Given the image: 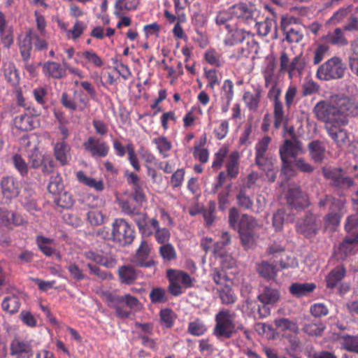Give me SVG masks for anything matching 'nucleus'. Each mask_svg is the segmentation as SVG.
I'll use <instances>...</instances> for the list:
<instances>
[{"instance_id": "nucleus-44", "label": "nucleus", "mask_w": 358, "mask_h": 358, "mask_svg": "<svg viewBox=\"0 0 358 358\" xmlns=\"http://www.w3.org/2000/svg\"><path fill=\"white\" fill-rule=\"evenodd\" d=\"M152 226L155 229L153 235L156 241L161 245L167 243L171 238L169 230L165 227H160L159 223H157L156 222H153Z\"/></svg>"}, {"instance_id": "nucleus-31", "label": "nucleus", "mask_w": 358, "mask_h": 358, "mask_svg": "<svg viewBox=\"0 0 358 358\" xmlns=\"http://www.w3.org/2000/svg\"><path fill=\"white\" fill-rule=\"evenodd\" d=\"M286 243L283 238H278L270 243L266 249V254L271 256L272 259H278L283 255L285 250Z\"/></svg>"}, {"instance_id": "nucleus-46", "label": "nucleus", "mask_w": 358, "mask_h": 358, "mask_svg": "<svg viewBox=\"0 0 358 358\" xmlns=\"http://www.w3.org/2000/svg\"><path fill=\"white\" fill-rule=\"evenodd\" d=\"M233 17H234V14H232V6L230 7L227 10H222L220 11L216 18L215 22L217 25H224V28L229 31H231V26L228 23Z\"/></svg>"}, {"instance_id": "nucleus-42", "label": "nucleus", "mask_w": 358, "mask_h": 358, "mask_svg": "<svg viewBox=\"0 0 358 358\" xmlns=\"http://www.w3.org/2000/svg\"><path fill=\"white\" fill-rule=\"evenodd\" d=\"M340 340L343 348L358 354V336L345 334L341 336Z\"/></svg>"}, {"instance_id": "nucleus-64", "label": "nucleus", "mask_w": 358, "mask_h": 358, "mask_svg": "<svg viewBox=\"0 0 358 358\" xmlns=\"http://www.w3.org/2000/svg\"><path fill=\"white\" fill-rule=\"evenodd\" d=\"M252 132V122H248L245 124L244 127V130L239 137L238 144L240 146L247 147L251 144L252 142L250 140V136Z\"/></svg>"}, {"instance_id": "nucleus-11", "label": "nucleus", "mask_w": 358, "mask_h": 358, "mask_svg": "<svg viewBox=\"0 0 358 358\" xmlns=\"http://www.w3.org/2000/svg\"><path fill=\"white\" fill-rule=\"evenodd\" d=\"M267 93L268 99L273 103V117L274 127L279 129L282 125L286 126L287 123V117L285 115L284 106L280 100L281 95V87L279 85L268 87Z\"/></svg>"}, {"instance_id": "nucleus-56", "label": "nucleus", "mask_w": 358, "mask_h": 358, "mask_svg": "<svg viewBox=\"0 0 358 358\" xmlns=\"http://www.w3.org/2000/svg\"><path fill=\"white\" fill-rule=\"evenodd\" d=\"M216 203L214 201H210L207 207L202 210L203 217L208 226H210L215 218Z\"/></svg>"}, {"instance_id": "nucleus-7", "label": "nucleus", "mask_w": 358, "mask_h": 358, "mask_svg": "<svg viewBox=\"0 0 358 358\" xmlns=\"http://www.w3.org/2000/svg\"><path fill=\"white\" fill-rule=\"evenodd\" d=\"M106 299L108 306L115 309L116 315L120 319L128 318L131 314V310L140 305L138 299L131 294L120 296L108 294Z\"/></svg>"}, {"instance_id": "nucleus-12", "label": "nucleus", "mask_w": 358, "mask_h": 358, "mask_svg": "<svg viewBox=\"0 0 358 358\" xmlns=\"http://www.w3.org/2000/svg\"><path fill=\"white\" fill-rule=\"evenodd\" d=\"M114 242L122 246L129 245L135 238V231L125 220L119 218L112 224Z\"/></svg>"}, {"instance_id": "nucleus-45", "label": "nucleus", "mask_w": 358, "mask_h": 358, "mask_svg": "<svg viewBox=\"0 0 358 358\" xmlns=\"http://www.w3.org/2000/svg\"><path fill=\"white\" fill-rule=\"evenodd\" d=\"M64 187L63 180L59 174L53 175L50 177L48 185L50 193L52 194H59L63 191Z\"/></svg>"}, {"instance_id": "nucleus-1", "label": "nucleus", "mask_w": 358, "mask_h": 358, "mask_svg": "<svg viewBox=\"0 0 358 358\" xmlns=\"http://www.w3.org/2000/svg\"><path fill=\"white\" fill-rule=\"evenodd\" d=\"M228 218L230 227L238 231L243 247L245 250L252 248L257 238L255 229L258 227L257 220L248 214L241 215L235 207L229 209Z\"/></svg>"}, {"instance_id": "nucleus-30", "label": "nucleus", "mask_w": 358, "mask_h": 358, "mask_svg": "<svg viewBox=\"0 0 358 358\" xmlns=\"http://www.w3.org/2000/svg\"><path fill=\"white\" fill-rule=\"evenodd\" d=\"M258 273L267 280H273L275 278L280 268L277 266L269 263L267 261H262L257 266Z\"/></svg>"}, {"instance_id": "nucleus-54", "label": "nucleus", "mask_w": 358, "mask_h": 358, "mask_svg": "<svg viewBox=\"0 0 358 358\" xmlns=\"http://www.w3.org/2000/svg\"><path fill=\"white\" fill-rule=\"evenodd\" d=\"M1 306L3 310L10 313H15L18 311L20 303L17 297L8 296L3 300Z\"/></svg>"}, {"instance_id": "nucleus-40", "label": "nucleus", "mask_w": 358, "mask_h": 358, "mask_svg": "<svg viewBox=\"0 0 358 358\" xmlns=\"http://www.w3.org/2000/svg\"><path fill=\"white\" fill-rule=\"evenodd\" d=\"M248 192L241 188L236 196L237 204L244 210H250L253 206V201Z\"/></svg>"}, {"instance_id": "nucleus-61", "label": "nucleus", "mask_w": 358, "mask_h": 358, "mask_svg": "<svg viewBox=\"0 0 358 358\" xmlns=\"http://www.w3.org/2000/svg\"><path fill=\"white\" fill-rule=\"evenodd\" d=\"M83 57L90 64L96 67H101L103 65V59L94 51L86 50L82 52Z\"/></svg>"}, {"instance_id": "nucleus-8", "label": "nucleus", "mask_w": 358, "mask_h": 358, "mask_svg": "<svg viewBox=\"0 0 358 358\" xmlns=\"http://www.w3.org/2000/svg\"><path fill=\"white\" fill-rule=\"evenodd\" d=\"M318 205L320 208L329 209L328 214L324 217L327 225H338L345 213L344 200L336 199L330 195H325L321 198Z\"/></svg>"}, {"instance_id": "nucleus-14", "label": "nucleus", "mask_w": 358, "mask_h": 358, "mask_svg": "<svg viewBox=\"0 0 358 358\" xmlns=\"http://www.w3.org/2000/svg\"><path fill=\"white\" fill-rule=\"evenodd\" d=\"M325 178L331 181V185L338 189H348L354 185L352 178L344 174L341 169L328 168L323 169Z\"/></svg>"}, {"instance_id": "nucleus-6", "label": "nucleus", "mask_w": 358, "mask_h": 358, "mask_svg": "<svg viewBox=\"0 0 358 358\" xmlns=\"http://www.w3.org/2000/svg\"><path fill=\"white\" fill-rule=\"evenodd\" d=\"M280 298V294L277 289L262 285L259 294L257 296L258 300L262 305L255 303L252 306V308L257 309V312H254V318L255 320H260L268 316L271 313V309L268 306L276 303Z\"/></svg>"}, {"instance_id": "nucleus-22", "label": "nucleus", "mask_w": 358, "mask_h": 358, "mask_svg": "<svg viewBox=\"0 0 358 358\" xmlns=\"http://www.w3.org/2000/svg\"><path fill=\"white\" fill-rule=\"evenodd\" d=\"M287 204L292 208L301 209L308 206V196L299 187L290 188L287 194Z\"/></svg>"}, {"instance_id": "nucleus-43", "label": "nucleus", "mask_w": 358, "mask_h": 358, "mask_svg": "<svg viewBox=\"0 0 358 358\" xmlns=\"http://www.w3.org/2000/svg\"><path fill=\"white\" fill-rule=\"evenodd\" d=\"M152 141L156 145L159 154L162 155L164 158H166L169 156V152L172 148V144L167 138L165 136H159L154 138Z\"/></svg>"}, {"instance_id": "nucleus-57", "label": "nucleus", "mask_w": 358, "mask_h": 358, "mask_svg": "<svg viewBox=\"0 0 358 358\" xmlns=\"http://www.w3.org/2000/svg\"><path fill=\"white\" fill-rule=\"evenodd\" d=\"M324 329L325 325L321 322L306 324L303 327V331L306 334L315 336H321Z\"/></svg>"}, {"instance_id": "nucleus-50", "label": "nucleus", "mask_w": 358, "mask_h": 358, "mask_svg": "<svg viewBox=\"0 0 358 358\" xmlns=\"http://www.w3.org/2000/svg\"><path fill=\"white\" fill-rule=\"evenodd\" d=\"M87 29V24L85 22L76 20L72 29L66 31V35L73 40H78Z\"/></svg>"}, {"instance_id": "nucleus-47", "label": "nucleus", "mask_w": 358, "mask_h": 358, "mask_svg": "<svg viewBox=\"0 0 358 358\" xmlns=\"http://www.w3.org/2000/svg\"><path fill=\"white\" fill-rule=\"evenodd\" d=\"M16 128L22 131H29L34 128L31 117L27 114H22L16 116L14 120Z\"/></svg>"}, {"instance_id": "nucleus-37", "label": "nucleus", "mask_w": 358, "mask_h": 358, "mask_svg": "<svg viewBox=\"0 0 358 358\" xmlns=\"http://www.w3.org/2000/svg\"><path fill=\"white\" fill-rule=\"evenodd\" d=\"M55 156L62 165H65L68 163L69 159V147L64 142H57L55 147Z\"/></svg>"}, {"instance_id": "nucleus-23", "label": "nucleus", "mask_w": 358, "mask_h": 358, "mask_svg": "<svg viewBox=\"0 0 358 358\" xmlns=\"http://www.w3.org/2000/svg\"><path fill=\"white\" fill-rule=\"evenodd\" d=\"M0 41L6 48H9L14 42L13 28L6 19V15L1 11H0Z\"/></svg>"}, {"instance_id": "nucleus-9", "label": "nucleus", "mask_w": 358, "mask_h": 358, "mask_svg": "<svg viewBox=\"0 0 358 358\" xmlns=\"http://www.w3.org/2000/svg\"><path fill=\"white\" fill-rule=\"evenodd\" d=\"M346 66L338 57H333L320 65L316 77L321 80H338L343 78Z\"/></svg>"}, {"instance_id": "nucleus-13", "label": "nucleus", "mask_w": 358, "mask_h": 358, "mask_svg": "<svg viewBox=\"0 0 358 358\" xmlns=\"http://www.w3.org/2000/svg\"><path fill=\"white\" fill-rule=\"evenodd\" d=\"M152 248L147 241L142 240L140 245L131 257V263L142 268H151L156 265V262L150 257Z\"/></svg>"}, {"instance_id": "nucleus-27", "label": "nucleus", "mask_w": 358, "mask_h": 358, "mask_svg": "<svg viewBox=\"0 0 358 358\" xmlns=\"http://www.w3.org/2000/svg\"><path fill=\"white\" fill-rule=\"evenodd\" d=\"M281 28L286 35V40L289 43H299L303 38V34L299 29L292 27L289 19L282 17L281 20Z\"/></svg>"}, {"instance_id": "nucleus-2", "label": "nucleus", "mask_w": 358, "mask_h": 358, "mask_svg": "<svg viewBox=\"0 0 358 358\" xmlns=\"http://www.w3.org/2000/svg\"><path fill=\"white\" fill-rule=\"evenodd\" d=\"M236 313L227 308L220 309L215 315V326L213 335L220 341L230 339L238 331H244L245 328L242 324L236 326Z\"/></svg>"}, {"instance_id": "nucleus-52", "label": "nucleus", "mask_w": 358, "mask_h": 358, "mask_svg": "<svg viewBox=\"0 0 358 358\" xmlns=\"http://www.w3.org/2000/svg\"><path fill=\"white\" fill-rule=\"evenodd\" d=\"M3 74L5 78L11 85H15L19 83V74L13 64L9 63L4 66Z\"/></svg>"}, {"instance_id": "nucleus-4", "label": "nucleus", "mask_w": 358, "mask_h": 358, "mask_svg": "<svg viewBox=\"0 0 358 358\" xmlns=\"http://www.w3.org/2000/svg\"><path fill=\"white\" fill-rule=\"evenodd\" d=\"M315 117L324 122V127L331 124H347L348 120L345 117L338 106L331 105L327 101H320L313 109Z\"/></svg>"}, {"instance_id": "nucleus-33", "label": "nucleus", "mask_w": 358, "mask_h": 358, "mask_svg": "<svg viewBox=\"0 0 358 358\" xmlns=\"http://www.w3.org/2000/svg\"><path fill=\"white\" fill-rule=\"evenodd\" d=\"M262 90L257 87L255 90V92L252 93L246 92L244 93L243 99L250 110H257L259 107Z\"/></svg>"}, {"instance_id": "nucleus-24", "label": "nucleus", "mask_w": 358, "mask_h": 358, "mask_svg": "<svg viewBox=\"0 0 358 358\" xmlns=\"http://www.w3.org/2000/svg\"><path fill=\"white\" fill-rule=\"evenodd\" d=\"M346 268L341 264L334 268L325 277L326 287L327 289L336 288L346 275Z\"/></svg>"}, {"instance_id": "nucleus-38", "label": "nucleus", "mask_w": 358, "mask_h": 358, "mask_svg": "<svg viewBox=\"0 0 358 358\" xmlns=\"http://www.w3.org/2000/svg\"><path fill=\"white\" fill-rule=\"evenodd\" d=\"M217 290L222 304L231 305L236 302V296L229 285L217 287Z\"/></svg>"}, {"instance_id": "nucleus-26", "label": "nucleus", "mask_w": 358, "mask_h": 358, "mask_svg": "<svg viewBox=\"0 0 358 358\" xmlns=\"http://www.w3.org/2000/svg\"><path fill=\"white\" fill-rule=\"evenodd\" d=\"M345 125L334 124L324 128L331 139L339 146L345 144L348 141V136L346 131L340 128Z\"/></svg>"}, {"instance_id": "nucleus-28", "label": "nucleus", "mask_w": 358, "mask_h": 358, "mask_svg": "<svg viewBox=\"0 0 358 358\" xmlns=\"http://www.w3.org/2000/svg\"><path fill=\"white\" fill-rule=\"evenodd\" d=\"M316 288L313 282L292 283L289 287L290 293L296 297H302L312 293Z\"/></svg>"}, {"instance_id": "nucleus-36", "label": "nucleus", "mask_w": 358, "mask_h": 358, "mask_svg": "<svg viewBox=\"0 0 358 358\" xmlns=\"http://www.w3.org/2000/svg\"><path fill=\"white\" fill-rule=\"evenodd\" d=\"M308 150L310 155L315 162H321L324 157L325 148L320 141H313L309 143Z\"/></svg>"}, {"instance_id": "nucleus-48", "label": "nucleus", "mask_w": 358, "mask_h": 358, "mask_svg": "<svg viewBox=\"0 0 358 358\" xmlns=\"http://www.w3.org/2000/svg\"><path fill=\"white\" fill-rule=\"evenodd\" d=\"M327 41L335 45L342 46L348 44V41L340 28H336L333 32L329 33L327 36Z\"/></svg>"}, {"instance_id": "nucleus-15", "label": "nucleus", "mask_w": 358, "mask_h": 358, "mask_svg": "<svg viewBox=\"0 0 358 358\" xmlns=\"http://www.w3.org/2000/svg\"><path fill=\"white\" fill-rule=\"evenodd\" d=\"M320 227V221L312 213L306 214L304 217L299 220L296 224L297 232L307 238L314 236Z\"/></svg>"}, {"instance_id": "nucleus-10", "label": "nucleus", "mask_w": 358, "mask_h": 358, "mask_svg": "<svg viewBox=\"0 0 358 358\" xmlns=\"http://www.w3.org/2000/svg\"><path fill=\"white\" fill-rule=\"evenodd\" d=\"M350 223H345V230L346 235L343 241L339 244L336 254L341 259H345L348 256L355 255L358 251V229L352 228L354 217L350 220Z\"/></svg>"}, {"instance_id": "nucleus-5", "label": "nucleus", "mask_w": 358, "mask_h": 358, "mask_svg": "<svg viewBox=\"0 0 358 358\" xmlns=\"http://www.w3.org/2000/svg\"><path fill=\"white\" fill-rule=\"evenodd\" d=\"M290 139H285L280 146L279 154L282 163V171L291 170L292 160L303 152L302 143L297 138L293 128L289 129Z\"/></svg>"}, {"instance_id": "nucleus-62", "label": "nucleus", "mask_w": 358, "mask_h": 358, "mask_svg": "<svg viewBox=\"0 0 358 358\" xmlns=\"http://www.w3.org/2000/svg\"><path fill=\"white\" fill-rule=\"evenodd\" d=\"M311 315L317 318L324 317L329 314V308L324 303H315L310 308Z\"/></svg>"}, {"instance_id": "nucleus-53", "label": "nucleus", "mask_w": 358, "mask_h": 358, "mask_svg": "<svg viewBox=\"0 0 358 358\" xmlns=\"http://www.w3.org/2000/svg\"><path fill=\"white\" fill-rule=\"evenodd\" d=\"M139 3L140 0H117L115 7L116 10L124 13L136 10Z\"/></svg>"}, {"instance_id": "nucleus-29", "label": "nucleus", "mask_w": 358, "mask_h": 358, "mask_svg": "<svg viewBox=\"0 0 358 358\" xmlns=\"http://www.w3.org/2000/svg\"><path fill=\"white\" fill-rule=\"evenodd\" d=\"M306 62L302 55H298L293 58L290 62L287 73L289 78L294 76H301L303 73Z\"/></svg>"}, {"instance_id": "nucleus-17", "label": "nucleus", "mask_w": 358, "mask_h": 358, "mask_svg": "<svg viewBox=\"0 0 358 358\" xmlns=\"http://www.w3.org/2000/svg\"><path fill=\"white\" fill-rule=\"evenodd\" d=\"M10 355L16 358H29L33 355L31 341L21 336H15L10 343Z\"/></svg>"}, {"instance_id": "nucleus-55", "label": "nucleus", "mask_w": 358, "mask_h": 358, "mask_svg": "<svg viewBox=\"0 0 358 358\" xmlns=\"http://www.w3.org/2000/svg\"><path fill=\"white\" fill-rule=\"evenodd\" d=\"M131 217L136 224L141 234L150 233L148 231V228H145L147 219L148 218L145 213L136 210Z\"/></svg>"}, {"instance_id": "nucleus-3", "label": "nucleus", "mask_w": 358, "mask_h": 358, "mask_svg": "<svg viewBox=\"0 0 358 358\" xmlns=\"http://www.w3.org/2000/svg\"><path fill=\"white\" fill-rule=\"evenodd\" d=\"M45 36L36 33V31L31 29H29L24 35L20 36L18 46L24 62L29 60L33 47L36 51H43L48 49V43L45 39Z\"/></svg>"}, {"instance_id": "nucleus-16", "label": "nucleus", "mask_w": 358, "mask_h": 358, "mask_svg": "<svg viewBox=\"0 0 358 358\" xmlns=\"http://www.w3.org/2000/svg\"><path fill=\"white\" fill-rule=\"evenodd\" d=\"M232 14L240 22L251 25L255 23L259 11L252 6L242 3L232 6Z\"/></svg>"}, {"instance_id": "nucleus-21", "label": "nucleus", "mask_w": 358, "mask_h": 358, "mask_svg": "<svg viewBox=\"0 0 358 358\" xmlns=\"http://www.w3.org/2000/svg\"><path fill=\"white\" fill-rule=\"evenodd\" d=\"M125 176L128 184L131 186L133 199L137 203H142L145 201V195L143 188V182L134 173L127 171Z\"/></svg>"}, {"instance_id": "nucleus-41", "label": "nucleus", "mask_w": 358, "mask_h": 358, "mask_svg": "<svg viewBox=\"0 0 358 358\" xmlns=\"http://www.w3.org/2000/svg\"><path fill=\"white\" fill-rule=\"evenodd\" d=\"M276 329L281 331H289L294 334L299 332V327L296 322L287 318H279L274 321Z\"/></svg>"}, {"instance_id": "nucleus-58", "label": "nucleus", "mask_w": 358, "mask_h": 358, "mask_svg": "<svg viewBox=\"0 0 358 358\" xmlns=\"http://www.w3.org/2000/svg\"><path fill=\"white\" fill-rule=\"evenodd\" d=\"M253 24L255 25L257 32L262 36H267L273 27H275V23L271 20H265L263 22H258L257 20Z\"/></svg>"}, {"instance_id": "nucleus-49", "label": "nucleus", "mask_w": 358, "mask_h": 358, "mask_svg": "<svg viewBox=\"0 0 358 358\" xmlns=\"http://www.w3.org/2000/svg\"><path fill=\"white\" fill-rule=\"evenodd\" d=\"M159 253L164 262H171L176 259V251L172 244H162L159 248Z\"/></svg>"}, {"instance_id": "nucleus-32", "label": "nucleus", "mask_w": 358, "mask_h": 358, "mask_svg": "<svg viewBox=\"0 0 358 358\" xmlns=\"http://www.w3.org/2000/svg\"><path fill=\"white\" fill-rule=\"evenodd\" d=\"M118 273L122 282L131 285L138 276L137 271L132 266H122L119 268Z\"/></svg>"}, {"instance_id": "nucleus-18", "label": "nucleus", "mask_w": 358, "mask_h": 358, "mask_svg": "<svg viewBox=\"0 0 358 358\" xmlns=\"http://www.w3.org/2000/svg\"><path fill=\"white\" fill-rule=\"evenodd\" d=\"M42 73L44 76L48 79L60 80L66 77L67 63L63 60L62 64L56 62L48 61L41 64Z\"/></svg>"}, {"instance_id": "nucleus-51", "label": "nucleus", "mask_w": 358, "mask_h": 358, "mask_svg": "<svg viewBox=\"0 0 358 358\" xmlns=\"http://www.w3.org/2000/svg\"><path fill=\"white\" fill-rule=\"evenodd\" d=\"M152 303H164L168 301L166 290L162 287H154L149 294Z\"/></svg>"}, {"instance_id": "nucleus-60", "label": "nucleus", "mask_w": 358, "mask_h": 358, "mask_svg": "<svg viewBox=\"0 0 358 358\" xmlns=\"http://www.w3.org/2000/svg\"><path fill=\"white\" fill-rule=\"evenodd\" d=\"M255 164L261 171L268 169V168L275 166V159L270 155L255 156Z\"/></svg>"}, {"instance_id": "nucleus-19", "label": "nucleus", "mask_w": 358, "mask_h": 358, "mask_svg": "<svg viewBox=\"0 0 358 358\" xmlns=\"http://www.w3.org/2000/svg\"><path fill=\"white\" fill-rule=\"evenodd\" d=\"M84 149L93 157H105L109 152V146L101 138L89 137L83 143Z\"/></svg>"}, {"instance_id": "nucleus-25", "label": "nucleus", "mask_w": 358, "mask_h": 358, "mask_svg": "<svg viewBox=\"0 0 358 358\" xmlns=\"http://www.w3.org/2000/svg\"><path fill=\"white\" fill-rule=\"evenodd\" d=\"M36 244L39 250L47 257H54L55 259L60 261L62 255L55 248L50 245L53 243V240L45 238L42 236H38L36 239Z\"/></svg>"}, {"instance_id": "nucleus-59", "label": "nucleus", "mask_w": 358, "mask_h": 358, "mask_svg": "<svg viewBox=\"0 0 358 358\" xmlns=\"http://www.w3.org/2000/svg\"><path fill=\"white\" fill-rule=\"evenodd\" d=\"M271 142V138L268 136H264L259 140L255 147V156L268 155L267 151Z\"/></svg>"}, {"instance_id": "nucleus-20", "label": "nucleus", "mask_w": 358, "mask_h": 358, "mask_svg": "<svg viewBox=\"0 0 358 358\" xmlns=\"http://www.w3.org/2000/svg\"><path fill=\"white\" fill-rule=\"evenodd\" d=\"M1 194L5 202L18 196L20 187L18 182L12 176L3 177L0 182Z\"/></svg>"}, {"instance_id": "nucleus-63", "label": "nucleus", "mask_w": 358, "mask_h": 358, "mask_svg": "<svg viewBox=\"0 0 358 358\" xmlns=\"http://www.w3.org/2000/svg\"><path fill=\"white\" fill-rule=\"evenodd\" d=\"M234 96V84L231 80H224L222 85V99L225 101L228 105L230 104L231 101Z\"/></svg>"}, {"instance_id": "nucleus-35", "label": "nucleus", "mask_w": 358, "mask_h": 358, "mask_svg": "<svg viewBox=\"0 0 358 358\" xmlns=\"http://www.w3.org/2000/svg\"><path fill=\"white\" fill-rule=\"evenodd\" d=\"M76 178L80 183L94 188L98 192H101L104 189V185L102 180H96L94 178L88 177L83 171H80L77 172Z\"/></svg>"}, {"instance_id": "nucleus-34", "label": "nucleus", "mask_w": 358, "mask_h": 358, "mask_svg": "<svg viewBox=\"0 0 358 358\" xmlns=\"http://www.w3.org/2000/svg\"><path fill=\"white\" fill-rule=\"evenodd\" d=\"M339 110L342 112L345 118L348 115L358 117V102L344 99L338 105Z\"/></svg>"}, {"instance_id": "nucleus-39", "label": "nucleus", "mask_w": 358, "mask_h": 358, "mask_svg": "<svg viewBox=\"0 0 358 358\" xmlns=\"http://www.w3.org/2000/svg\"><path fill=\"white\" fill-rule=\"evenodd\" d=\"M239 157V153L236 151L232 152L229 157V161L226 166L227 176L231 178H236L238 174Z\"/></svg>"}]
</instances>
